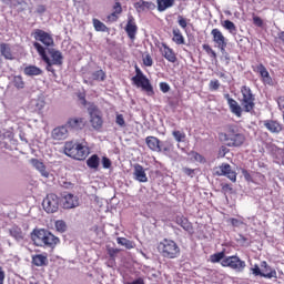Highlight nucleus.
<instances>
[{
    "instance_id": "obj_35",
    "label": "nucleus",
    "mask_w": 284,
    "mask_h": 284,
    "mask_svg": "<svg viewBox=\"0 0 284 284\" xmlns=\"http://www.w3.org/2000/svg\"><path fill=\"white\" fill-rule=\"evenodd\" d=\"M93 27L97 32H108L109 30L108 26L97 18L93 19Z\"/></svg>"
},
{
    "instance_id": "obj_53",
    "label": "nucleus",
    "mask_w": 284,
    "mask_h": 284,
    "mask_svg": "<svg viewBox=\"0 0 284 284\" xmlns=\"http://www.w3.org/2000/svg\"><path fill=\"white\" fill-rule=\"evenodd\" d=\"M227 152H230V149L226 148L225 145H222L219 150V156L223 159L225 154H227Z\"/></svg>"
},
{
    "instance_id": "obj_29",
    "label": "nucleus",
    "mask_w": 284,
    "mask_h": 284,
    "mask_svg": "<svg viewBox=\"0 0 284 284\" xmlns=\"http://www.w3.org/2000/svg\"><path fill=\"white\" fill-rule=\"evenodd\" d=\"M9 234L10 236H12V239H14L16 241H23L26 239V233H23V231L21 230V227H19L18 225H13L10 230H9Z\"/></svg>"
},
{
    "instance_id": "obj_30",
    "label": "nucleus",
    "mask_w": 284,
    "mask_h": 284,
    "mask_svg": "<svg viewBox=\"0 0 284 284\" xmlns=\"http://www.w3.org/2000/svg\"><path fill=\"white\" fill-rule=\"evenodd\" d=\"M172 34H173V38H172L173 43H175L176 45H185V37H183L181 29L174 28L172 30Z\"/></svg>"
},
{
    "instance_id": "obj_41",
    "label": "nucleus",
    "mask_w": 284,
    "mask_h": 284,
    "mask_svg": "<svg viewBox=\"0 0 284 284\" xmlns=\"http://www.w3.org/2000/svg\"><path fill=\"white\" fill-rule=\"evenodd\" d=\"M261 267H264L262 274H272V272H274L275 276H272V278H277L276 270L272 268L267 262L263 261Z\"/></svg>"
},
{
    "instance_id": "obj_12",
    "label": "nucleus",
    "mask_w": 284,
    "mask_h": 284,
    "mask_svg": "<svg viewBox=\"0 0 284 284\" xmlns=\"http://www.w3.org/2000/svg\"><path fill=\"white\" fill-rule=\"evenodd\" d=\"M215 173L217 176H227L233 183L236 181V172L232 170V165L229 163H222L215 169Z\"/></svg>"
},
{
    "instance_id": "obj_61",
    "label": "nucleus",
    "mask_w": 284,
    "mask_h": 284,
    "mask_svg": "<svg viewBox=\"0 0 284 284\" xmlns=\"http://www.w3.org/2000/svg\"><path fill=\"white\" fill-rule=\"evenodd\" d=\"M6 281V272H3V267L0 266V284H3Z\"/></svg>"
},
{
    "instance_id": "obj_20",
    "label": "nucleus",
    "mask_w": 284,
    "mask_h": 284,
    "mask_svg": "<svg viewBox=\"0 0 284 284\" xmlns=\"http://www.w3.org/2000/svg\"><path fill=\"white\" fill-rule=\"evenodd\" d=\"M136 12H148V10H156V4L152 1L139 0L134 3Z\"/></svg>"
},
{
    "instance_id": "obj_56",
    "label": "nucleus",
    "mask_w": 284,
    "mask_h": 284,
    "mask_svg": "<svg viewBox=\"0 0 284 284\" xmlns=\"http://www.w3.org/2000/svg\"><path fill=\"white\" fill-rule=\"evenodd\" d=\"M253 23L254 26H257V28H263V19H261V17H254Z\"/></svg>"
},
{
    "instance_id": "obj_63",
    "label": "nucleus",
    "mask_w": 284,
    "mask_h": 284,
    "mask_svg": "<svg viewBox=\"0 0 284 284\" xmlns=\"http://www.w3.org/2000/svg\"><path fill=\"white\" fill-rule=\"evenodd\" d=\"M129 284H145L142 278H138Z\"/></svg>"
},
{
    "instance_id": "obj_64",
    "label": "nucleus",
    "mask_w": 284,
    "mask_h": 284,
    "mask_svg": "<svg viewBox=\"0 0 284 284\" xmlns=\"http://www.w3.org/2000/svg\"><path fill=\"white\" fill-rule=\"evenodd\" d=\"M280 108H284V98H278V101H277Z\"/></svg>"
},
{
    "instance_id": "obj_13",
    "label": "nucleus",
    "mask_w": 284,
    "mask_h": 284,
    "mask_svg": "<svg viewBox=\"0 0 284 284\" xmlns=\"http://www.w3.org/2000/svg\"><path fill=\"white\" fill-rule=\"evenodd\" d=\"M85 125H88V121L84 118L73 116L69 118L67 121V128H70V130H74L75 132L83 130Z\"/></svg>"
},
{
    "instance_id": "obj_54",
    "label": "nucleus",
    "mask_w": 284,
    "mask_h": 284,
    "mask_svg": "<svg viewBox=\"0 0 284 284\" xmlns=\"http://www.w3.org/2000/svg\"><path fill=\"white\" fill-rule=\"evenodd\" d=\"M160 90L164 94L168 93V91L170 90V84H168V82H161L160 83Z\"/></svg>"
},
{
    "instance_id": "obj_17",
    "label": "nucleus",
    "mask_w": 284,
    "mask_h": 284,
    "mask_svg": "<svg viewBox=\"0 0 284 284\" xmlns=\"http://www.w3.org/2000/svg\"><path fill=\"white\" fill-rule=\"evenodd\" d=\"M225 99L227 101V105H229L232 114H235V116H237V119H241V116H243V108H241L239 105V102L236 100H234L233 98H231L230 94H226Z\"/></svg>"
},
{
    "instance_id": "obj_38",
    "label": "nucleus",
    "mask_w": 284,
    "mask_h": 284,
    "mask_svg": "<svg viewBox=\"0 0 284 284\" xmlns=\"http://www.w3.org/2000/svg\"><path fill=\"white\" fill-rule=\"evenodd\" d=\"M12 83L18 90H23V88H26V82L23 81V78L21 75H14L12 79Z\"/></svg>"
},
{
    "instance_id": "obj_19",
    "label": "nucleus",
    "mask_w": 284,
    "mask_h": 284,
    "mask_svg": "<svg viewBox=\"0 0 284 284\" xmlns=\"http://www.w3.org/2000/svg\"><path fill=\"white\" fill-rule=\"evenodd\" d=\"M133 178L135 181H139V183H148V174L145 173V169H143V165H134Z\"/></svg>"
},
{
    "instance_id": "obj_34",
    "label": "nucleus",
    "mask_w": 284,
    "mask_h": 284,
    "mask_svg": "<svg viewBox=\"0 0 284 284\" xmlns=\"http://www.w3.org/2000/svg\"><path fill=\"white\" fill-rule=\"evenodd\" d=\"M251 271H252V274H253L254 276H262L263 278H272V276H275V273H274V272H272V273H263V272L261 271V267H258L257 264H255L254 267L251 268Z\"/></svg>"
},
{
    "instance_id": "obj_55",
    "label": "nucleus",
    "mask_w": 284,
    "mask_h": 284,
    "mask_svg": "<svg viewBox=\"0 0 284 284\" xmlns=\"http://www.w3.org/2000/svg\"><path fill=\"white\" fill-rule=\"evenodd\" d=\"M222 192L224 194H230L232 192V185L225 183V184H222Z\"/></svg>"
},
{
    "instance_id": "obj_36",
    "label": "nucleus",
    "mask_w": 284,
    "mask_h": 284,
    "mask_svg": "<svg viewBox=\"0 0 284 284\" xmlns=\"http://www.w3.org/2000/svg\"><path fill=\"white\" fill-rule=\"evenodd\" d=\"M172 150H174L172 140H165L164 142L160 143V152H172Z\"/></svg>"
},
{
    "instance_id": "obj_47",
    "label": "nucleus",
    "mask_w": 284,
    "mask_h": 284,
    "mask_svg": "<svg viewBox=\"0 0 284 284\" xmlns=\"http://www.w3.org/2000/svg\"><path fill=\"white\" fill-rule=\"evenodd\" d=\"M91 77H92L93 81H104L105 72H100V73L93 72Z\"/></svg>"
},
{
    "instance_id": "obj_31",
    "label": "nucleus",
    "mask_w": 284,
    "mask_h": 284,
    "mask_svg": "<svg viewBox=\"0 0 284 284\" xmlns=\"http://www.w3.org/2000/svg\"><path fill=\"white\" fill-rule=\"evenodd\" d=\"M0 52L4 59H8L9 61H12L14 59V55L12 54V49L10 48V44L8 43H1L0 44Z\"/></svg>"
},
{
    "instance_id": "obj_57",
    "label": "nucleus",
    "mask_w": 284,
    "mask_h": 284,
    "mask_svg": "<svg viewBox=\"0 0 284 284\" xmlns=\"http://www.w3.org/2000/svg\"><path fill=\"white\" fill-rule=\"evenodd\" d=\"M242 174H243L245 181H247L248 183L252 182V174H250L247 170L243 169Z\"/></svg>"
},
{
    "instance_id": "obj_60",
    "label": "nucleus",
    "mask_w": 284,
    "mask_h": 284,
    "mask_svg": "<svg viewBox=\"0 0 284 284\" xmlns=\"http://www.w3.org/2000/svg\"><path fill=\"white\" fill-rule=\"evenodd\" d=\"M183 172L186 174V176H194V169L184 168Z\"/></svg>"
},
{
    "instance_id": "obj_2",
    "label": "nucleus",
    "mask_w": 284,
    "mask_h": 284,
    "mask_svg": "<svg viewBox=\"0 0 284 284\" xmlns=\"http://www.w3.org/2000/svg\"><path fill=\"white\" fill-rule=\"evenodd\" d=\"M31 241L37 247H50L54 250L61 241L45 229H34L31 232Z\"/></svg>"
},
{
    "instance_id": "obj_27",
    "label": "nucleus",
    "mask_w": 284,
    "mask_h": 284,
    "mask_svg": "<svg viewBox=\"0 0 284 284\" xmlns=\"http://www.w3.org/2000/svg\"><path fill=\"white\" fill-rule=\"evenodd\" d=\"M90 123L93 130H101L103 128V118L95 114L93 110L90 111Z\"/></svg>"
},
{
    "instance_id": "obj_16",
    "label": "nucleus",
    "mask_w": 284,
    "mask_h": 284,
    "mask_svg": "<svg viewBox=\"0 0 284 284\" xmlns=\"http://www.w3.org/2000/svg\"><path fill=\"white\" fill-rule=\"evenodd\" d=\"M139 31V27H136V22L134 21V17L133 16H129L128 17V22L125 26V32L129 37V39H131V41H134L136 39V32Z\"/></svg>"
},
{
    "instance_id": "obj_46",
    "label": "nucleus",
    "mask_w": 284,
    "mask_h": 284,
    "mask_svg": "<svg viewBox=\"0 0 284 284\" xmlns=\"http://www.w3.org/2000/svg\"><path fill=\"white\" fill-rule=\"evenodd\" d=\"M55 230L58 232H65L68 230V225L63 222V220H59L55 222Z\"/></svg>"
},
{
    "instance_id": "obj_58",
    "label": "nucleus",
    "mask_w": 284,
    "mask_h": 284,
    "mask_svg": "<svg viewBox=\"0 0 284 284\" xmlns=\"http://www.w3.org/2000/svg\"><path fill=\"white\" fill-rule=\"evenodd\" d=\"M229 222L231 223V225H233V227H239V225H241V221L236 217H231Z\"/></svg>"
},
{
    "instance_id": "obj_43",
    "label": "nucleus",
    "mask_w": 284,
    "mask_h": 284,
    "mask_svg": "<svg viewBox=\"0 0 284 284\" xmlns=\"http://www.w3.org/2000/svg\"><path fill=\"white\" fill-rule=\"evenodd\" d=\"M202 49L211 59H216V51H214L210 44H203Z\"/></svg>"
},
{
    "instance_id": "obj_11",
    "label": "nucleus",
    "mask_w": 284,
    "mask_h": 284,
    "mask_svg": "<svg viewBox=\"0 0 284 284\" xmlns=\"http://www.w3.org/2000/svg\"><path fill=\"white\" fill-rule=\"evenodd\" d=\"M32 37L36 41L43 43L45 48H52V45H54V38H52V34L45 32L44 30L36 29L32 32Z\"/></svg>"
},
{
    "instance_id": "obj_59",
    "label": "nucleus",
    "mask_w": 284,
    "mask_h": 284,
    "mask_svg": "<svg viewBox=\"0 0 284 284\" xmlns=\"http://www.w3.org/2000/svg\"><path fill=\"white\" fill-rule=\"evenodd\" d=\"M45 10H47V8H45L44 4H39V6L37 7L36 12H37L38 14H43V13L45 12Z\"/></svg>"
},
{
    "instance_id": "obj_3",
    "label": "nucleus",
    "mask_w": 284,
    "mask_h": 284,
    "mask_svg": "<svg viewBox=\"0 0 284 284\" xmlns=\"http://www.w3.org/2000/svg\"><path fill=\"white\" fill-rule=\"evenodd\" d=\"M156 252L164 261H174L181 256V246L176 241L164 237L158 242Z\"/></svg>"
},
{
    "instance_id": "obj_1",
    "label": "nucleus",
    "mask_w": 284,
    "mask_h": 284,
    "mask_svg": "<svg viewBox=\"0 0 284 284\" xmlns=\"http://www.w3.org/2000/svg\"><path fill=\"white\" fill-rule=\"evenodd\" d=\"M217 136L226 148H241L245 143V134L236 124L226 125V132H220Z\"/></svg>"
},
{
    "instance_id": "obj_48",
    "label": "nucleus",
    "mask_w": 284,
    "mask_h": 284,
    "mask_svg": "<svg viewBox=\"0 0 284 284\" xmlns=\"http://www.w3.org/2000/svg\"><path fill=\"white\" fill-rule=\"evenodd\" d=\"M115 123L120 128H125V118H123V114H116Z\"/></svg>"
},
{
    "instance_id": "obj_7",
    "label": "nucleus",
    "mask_w": 284,
    "mask_h": 284,
    "mask_svg": "<svg viewBox=\"0 0 284 284\" xmlns=\"http://www.w3.org/2000/svg\"><path fill=\"white\" fill-rule=\"evenodd\" d=\"M132 81L136 88H142L143 92H146L148 97H154V88L150 83V80L143 75V72H138L132 78Z\"/></svg>"
},
{
    "instance_id": "obj_24",
    "label": "nucleus",
    "mask_w": 284,
    "mask_h": 284,
    "mask_svg": "<svg viewBox=\"0 0 284 284\" xmlns=\"http://www.w3.org/2000/svg\"><path fill=\"white\" fill-rule=\"evenodd\" d=\"M113 12L110 13L106 19L110 21V23H114L119 21V16L123 13V7L121 6V2H115L112 7Z\"/></svg>"
},
{
    "instance_id": "obj_33",
    "label": "nucleus",
    "mask_w": 284,
    "mask_h": 284,
    "mask_svg": "<svg viewBox=\"0 0 284 284\" xmlns=\"http://www.w3.org/2000/svg\"><path fill=\"white\" fill-rule=\"evenodd\" d=\"M116 243L119 245H122L126 250H134V247H136V244L134 243V241L128 240L125 237H118Z\"/></svg>"
},
{
    "instance_id": "obj_32",
    "label": "nucleus",
    "mask_w": 284,
    "mask_h": 284,
    "mask_svg": "<svg viewBox=\"0 0 284 284\" xmlns=\"http://www.w3.org/2000/svg\"><path fill=\"white\" fill-rule=\"evenodd\" d=\"M101 163V159H99V155L93 154L87 160V165L90 168V170H99V165Z\"/></svg>"
},
{
    "instance_id": "obj_51",
    "label": "nucleus",
    "mask_w": 284,
    "mask_h": 284,
    "mask_svg": "<svg viewBox=\"0 0 284 284\" xmlns=\"http://www.w3.org/2000/svg\"><path fill=\"white\" fill-rule=\"evenodd\" d=\"M209 88L212 91H216L219 90V88H221V83L219 82V80H211Z\"/></svg>"
},
{
    "instance_id": "obj_23",
    "label": "nucleus",
    "mask_w": 284,
    "mask_h": 284,
    "mask_svg": "<svg viewBox=\"0 0 284 284\" xmlns=\"http://www.w3.org/2000/svg\"><path fill=\"white\" fill-rule=\"evenodd\" d=\"M145 143L152 152H161V140L159 138L149 135L145 138Z\"/></svg>"
},
{
    "instance_id": "obj_18",
    "label": "nucleus",
    "mask_w": 284,
    "mask_h": 284,
    "mask_svg": "<svg viewBox=\"0 0 284 284\" xmlns=\"http://www.w3.org/2000/svg\"><path fill=\"white\" fill-rule=\"evenodd\" d=\"M79 197L74 194H67L62 197V206L64 210H72L73 207H78Z\"/></svg>"
},
{
    "instance_id": "obj_39",
    "label": "nucleus",
    "mask_w": 284,
    "mask_h": 284,
    "mask_svg": "<svg viewBox=\"0 0 284 284\" xmlns=\"http://www.w3.org/2000/svg\"><path fill=\"white\" fill-rule=\"evenodd\" d=\"M225 257V251L214 253L213 255L210 256L211 263H221Z\"/></svg>"
},
{
    "instance_id": "obj_42",
    "label": "nucleus",
    "mask_w": 284,
    "mask_h": 284,
    "mask_svg": "<svg viewBox=\"0 0 284 284\" xmlns=\"http://www.w3.org/2000/svg\"><path fill=\"white\" fill-rule=\"evenodd\" d=\"M190 156L193 161H196L197 163H205V156L201 155L199 152L191 151Z\"/></svg>"
},
{
    "instance_id": "obj_40",
    "label": "nucleus",
    "mask_w": 284,
    "mask_h": 284,
    "mask_svg": "<svg viewBox=\"0 0 284 284\" xmlns=\"http://www.w3.org/2000/svg\"><path fill=\"white\" fill-rule=\"evenodd\" d=\"M260 78L264 85H272L274 83L272 77H270V72H260Z\"/></svg>"
},
{
    "instance_id": "obj_6",
    "label": "nucleus",
    "mask_w": 284,
    "mask_h": 284,
    "mask_svg": "<svg viewBox=\"0 0 284 284\" xmlns=\"http://www.w3.org/2000/svg\"><path fill=\"white\" fill-rule=\"evenodd\" d=\"M241 94L242 98L240 99V103L244 110V112H252L255 108V98L252 94V89H250V87L247 85H243L241 88Z\"/></svg>"
},
{
    "instance_id": "obj_22",
    "label": "nucleus",
    "mask_w": 284,
    "mask_h": 284,
    "mask_svg": "<svg viewBox=\"0 0 284 284\" xmlns=\"http://www.w3.org/2000/svg\"><path fill=\"white\" fill-rule=\"evenodd\" d=\"M264 128H266V130H268V132H271L272 134H278L283 131V124H281L276 120H265Z\"/></svg>"
},
{
    "instance_id": "obj_50",
    "label": "nucleus",
    "mask_w": 284,
    "mask_h": 284,
    "mask_svg": "<svg viewBox=\"0 0 284 284\" xmlns=\"http://www.w3.org/2000/svg\"><path fill=\"white\" fill-rule=\"evenodd\" d=\"M102 168H104V170H110V168H112V161L109 158L103 156L102 158Z\"/></svg>"
},
{
    "instance_id": "obj_9",
    "label": "nucleus",
    "mask_w": 284,
    "mask_h": 284,
    "mask_svg": "<svg viewBox=\"0 0 284 284\" xmlns=\"http://www.w3.org/2000/svg\"><path fill=\"white\" fill-rule=\"evenodd\" d=\"M61 203V199L54 194H48L42 202L43 210L47 214H54V212H59V205Z\"/></svg>"
},
{
    "instance_id": "obj_28",
    "label": "nucleus",
    "mask_w": 284,
    "mask_h": 284,
    "mask_svg": "<svg viewBox=\"0 0 284 284\" xmlns=\"http://www.w3.org/2000/svg\"><path fill=\"white\" fill-rule=\"evenodd\" d=\"M158 12H165V10H170L173 8L176 0H155Z\"/></svg>"
},
{
    "instance_id": "obj_44",
    "label": "nucleus",
    "mask_w": 284,
    "mask_h": 284,
    "mask_svg": "<svg viewBox=\"0 0 284 284\" xmlns=\"http://www.w3.org/2000/svg\"><path fill=\"white\" fill-rule=\"evenodd\" d=\"M222 26L225 28V30H229V32H236V24H234V22L231 20H225Z\"/></svg>"
},
{
    "instance_id": "obj_26",
    "label": "nucleus",
    "mask_w": 284,
    "mask_h": 284,
    "mask_svg": "<svg viewBox=\"0 0 284 284\" xmlns=\"http://www.w3.org/2000/svg\"><path fill=\"white\" fill-rule=\"evenodd\" d=\"M31 263L36 267H45V266H48V253L32 255Z\"/></svg>"
},
{
    "instance_id": "obj_25",
    "label": "nucleus",
    "mask_w": 284,
    "mask_h": 284,
    "mask_svg": "<svg viewBox=\"0 0 284 284\" xmlns=\"http://www.w3.org/2000/svg\"><path fill=\"white\" fill-rule=\"evenodd\" d=\"M30 163L33 165V168H36V170H38V172H40L41 176L49 179L50 172H48L43 162H41L39 159H31Z\"/></svg>"
},
{
    "instance_id": "obj_4",
    "label": "nucleus",
    "mask_w": 284,
    "mask_h": 284,
    "mask_svg": "<svg viewBox=\"0 0 284 284\" xmlns=\"http://www.w3.org/2000/svg\"><path fill=\"white\" fill-rule=\"evenodd\" d=\"M64 154L75 161H85L90 156V146L87 143L68 141L64 143Z\"/></svg>"
},
{
    "instance_id": "obj_49",
    "label": "nucleus",
    "mask_w": 284,
    "mask_h": 284,
    "mask_svg": "<svg viewBox=\"0 0 284 284\" xmlns=\"http://www.w3.org/2000/svg\"><path fill=\"white\" fill-rule=\"evenodd\" d=\"M178 23L182 30H185L187 28V19L183 18V16L178 17Z\"/></svg>"
},
{
    "instance_id": "obj_15",
    "label": "nucleus",
    "mask_w": 284,
    "mask_h": 284,
    "mask_svg": "<svg viewBox=\"0 0 284 284\" xmlns=\"http://www.w3.org/2000/svg\"><path fill=\"white\" fill-rule=\"evenodd\" d=\"M68 125H60L52 130L51 136L53 141H65L69 136Z\"/></svg>"
},
{
    "instance_id": "obj_8",
    "label": "nucleus",
    "mask_w": 284,
    "mask_h": 284,
    "mask_svg": "<svg viewBox=\"0 0 284 284\" xmlns=\"http://www.w3.org/2000/svg\"><path fill=\"white\" fill-rule=\"evenodd\" d=\"M222 267H230L235 272H243L246 267L245 261L241 260V257L236 255L226 256L221 262Z\"/></svg>"
},
{
    "instance_id": "obj_52",
    "label": "nucleus",
    "mask_w": 284,
    "mask_h": 284,
    "mask_svg": "<svg viewBox=\"0 0 284 284\" xmlns=\"http://www.w3.org/2000/svg\"><path fill=\"white\" fill-rule=\"evenodd\" d=\"M152 63H154V61L152 60V55L146 54L143 57V64L146 67H152Z\"/></svg>"
},
{
    "instance_id": "obj_45",
    "label": "nucleus",
    "mask_w": 284,
    "mask_h": 284,
    "mask_svg": "<svg viewBox=\"0 0 284 284\" xmlns=\"http://www.w3.org/2000/svg\"><path fill=\"white\" fill-rule=\"evenodd\" d=\"M106 252H108L110 258H112V261H114V258H116V255L119 254V252H121V250L108 246Z\"/></svg>"
},
{
    "instance_id": "obj_14",
    "label": "nucleus",
    "mask_w": 284,
    "mask_h": 284,
    "mask_svg": "<svg viewBox=\"0 0 284 284\" xmlns=\"http://www.w3.org/2000/svg\"><path fill=\"white\" fill-rule=\"evenodd\" d=\"M159 50L162 57L166 59V61H169L170 63H176L178 61L176 53L166 43L162 42L161 45H159Z\"/></svg>"
},
{
    "instance_id": "obj_62",
    "label": "nucleus",
    "mask_w": 284,
    "mask_h": 284,
    "mask_svg": "<svg viewBox=\"0 0 284 284\" xmlns=\"http://www.w3.org/2000/svg\"><path fill=\"white\" fill-rule=\"evenodd\" d=\"M24 72H41L39 68L28 67L24 69Z\"/></svg>"
},
{
    "instance_id": "obj_21",
    "label": "nucleus",
    "mask_w": 284,
    "mask_h": 284,
    "mask_svg": "<svg viewBox=\"0 0 284 284\" xmlns=\"http://www.w3.org/2000/svg\"><path fill=\"white\" fill-rule=\"evenodd\" d=\"M175 223L176 225H180V227L184 229L185 232H189V234H192L194 232V226L192 225V222L187 220V217L183 215L175 216Z\"/></svg>"
},
{
    "instance_id": "obj_10",
    "label": "nucleus",
    "mask_w": 284,
    "mask_h": 284,
    "mask_svg": "<svg viewBox=\"0 0 284 284\" xmlns=\"http://www.w3.org/2000/svg\"><path fill=\"white\" fill-rule=\"evenodd\" d=\"M211 37L215 48H219L222 54H225V49L227 48V38L219 29H212Z\"/></svg>"
},
{
    "instance_id": "obj_5",
    "label": "nucleus",
    "mask_w": 284,
    "mask_h": 284,
    "mask_svg": "<svg viewBox=\"0 0 284 284\" xmlns=\"http://www.w3.org/2000/svg\"><path fill=\"white\" fill-rule=\"evenodd\" d=\"M33 48H36L38 54L41 57L42 61L47 63V70L48 72H53L52 65H62L63 64V55L60 53V51L51 50L49 51V54L51 59L48 57V53H45V48L41 45L39 42H33Z\"/></svg>"
},
{
    "instance_id": "obj_37",
    "label": "nucleus",
    "mask_w": 284,
    "mask_h": 284,
    "mask_svg": "<svg viewBox=\"0 0 284 284\" xmlns=\"http://www.w3.org/2000/svg\"><path fill=\"white\" fill-rule=\"evenodd\" d=\"M172 136L175 139L176 143H183L185 142L186 134L183 131L174 130L172 132Z\"/></svg>"
}]
</instances>
